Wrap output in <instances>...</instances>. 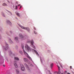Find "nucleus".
<instances>
[{
	"instance_id": "f257e3e1",
	"label": "nucleus",
	"mask_w": 74,
	"mask_h": 74,
	"mask_svg": "<svg viewBox=\"0 0 74 74\" xmlns=\"http://www.w3.org/2000/svg\"><path fill=\"white\" fill-rule=\"evenodd\" d=\"M24 47L25 50H26L27 51H32V49L30 48V47L27 44L25 43L22 44L21 45L22 49H24Z\"/></svg>"
},
{
	"instance_id": "f03ea898",
	"label": "nucleus",
	"mask_w": 74,
	"mask_h": 74,
	"mask_svg": "<svg viewBox=\"0 0 74 74\" xmlns=\"http://www.w3.org/2000/svg\"><path fill=\"white\" fill-rule=\"evenodd\" d=\"M18 36L20 37L21 38V41H23V40H25V39H26V38H28V36L27 35L24 36L22 34H18Z\"/></svg>"
},
{
	"instance_id": "7ed1b4c3",
	"label": "nucleus",
	"mask_w": 74,
	"mask_h": 74,
	"mask_svg": "<svg viewBox=\"0 0 74 74\" xmlns=\"http://www.w3.org/2000/svg\"><path fill=\"white\" fill-rule=\"evenodd\" d=\"M18 25L19 26L21 29H23L24 30H27V32H29L30 31V29L29 27H25L21 25L20 24H18Z\"/></svg>"
},
{
	"instance_id": "20e7f679",
	"label": "nucleus",
	"mask_w": 74,
	"mask_h": 74,
	"mask_svg": "<svg viewBox=\"0 0 74 74\" xmlns=\"http://www.w3.org/2000/svg\"><path fill=\"white\" fill-rule=\"evenodd\" d=\"M23 52L25 55H26V56L27 57V58H28L30 60H31L32 62H33V60H32V58H30V57L29 56V55H28V54H27V52H26L25 50L24 49L23 50Z\"/></svg>"
},
{
	"instance_id": "39448f33",
	"label": "nucleus",
	"mask_w": 74,
	"mask_h": 74,
	"mask_svg": "<svg viewBox=\"0 0 74 74\" xmlns=\"http://www.w3.org/2000/svg\"><path fill=\"white\" fill-rule=\"evenodd\" d=\"M5 47H4V50H8L9 49V47H8V44L7 43H5Z\"/></svg>"
},
{
	"instance_id": "423d86ee",
	"label": "nucleus",
	"mask_w": 74,
	"mask_h": 74,
	"mask_svg": "<svg viewBox=\"0 0 74 74\" xmlns=\"http://www.w3.org/2000/svg\"><path fill=\"white\" fill-rule=\"evenodd\" d=\"M34 43V41H33V40H32L31 41V45L32 47L34 48V49H36V47L35 46L33 45V43Z\"/></svg>"
},
{
	"instance_id": "0eeeda50",
	"label": "nucleus",
	"mask_w": 74,
	"mask_h": 74,
	"mask_svg": "<svg viewBox=\"0 0 74 74\" xmlns=\"http://www.w3.org/2000/svg\"><path fill=\"white\" fill-rule=\"evenodd\" d=\"M24 65L26 67L27 70H28V71L29 72H30V68H29V66H28V65L27 64L25 63L24 64Z\"/></svg>"
},
{
	"instance_id": "6e6552de",
	"label": "nucleus",
	"mask_w": 74,
	"mask_h": 74,
	"mask_svg": "<svg viewBox=\"0 0 74 74\" xmlns=\"http://www.w3.org/2000/svg\"><path fill=\"white\" fill-rule=\"evenodd\" d=\"M21 70L22 71H23L25 70V66H23V64L21 65Z\"/></svg>"
},
{
	"instance_id": "1a4fd4ad",
	"label": "nucleus",
	"mask_w": 74,
	"mask_h": 74,
	"mask_svg": "<svg viewBox=\"0 0 74 74\" xmlns=\"http://www.w3.org/2000/svg\"><path fill=\"white\" fill-rule=\"evenodd\" d=\"M17 62V61H15L14 62V67H16V68H18V65L17 64V63H16V62Z\"/></svg>"
},
{
	"instance_id": "9d476101",
	"label": "nucleus",
	"mask_w": 74,
	"mask_h": 74,
	"mask_svg": "<svg viewBox=\"0 0 74 74\" xmlns=\"http://www.w3.org/2000/svg\"><path fill=\"white\" fill-rule=\"evenodd\" d=\"M18 37H14V40L16 41L17 42H19V40Z\"/></svg>"
},
{
	"instance_id": "9b49d317",
	"label": "nucleus",
	"mask_w": 74,
	"mask_h": 74,
	"mask_svg": "<svg viewBox=\"0 0 74 74\" xmlns=\"http://www.w3.org/2000/svg\"><path fill=\"white\" fill-rule=\"evenodd\" d=\"M6 23L8 25H11V23L10 22V21L9 20H7L6 21Z\"/></svg>"
},
{
	"instance_id": "f8f14e48",
	"label": "nucleus",
	"mask_w": 74,
	"mask_h": 74,
	"mask_svg": "<svg viewBox=\"0 0 74 74\" xmlns=\"http://www.w3.org/2000/svg\"><path fill=\"white\" fill-rule=\"evenodd\" d=\"M8 39L9 40V42L10 44H12V43H13V42L12 41V40L11 38H9Z\"/></svg>"
},
{
	"instance_id": "ddd939ff",
	"label": "nucleus",
	"mask_w": 74,
	"mask_h": 74,
	"mask_svg": "<svg viewBox=\"0 0 74 74\" xmlns=\"http://www.w3.org/2000/svg\"><path fill=\"white\" fill-rule=\"evenodd\" d=\"M34 33L35 34H37V31L36 30V28L35 27H34Z\"/></svg>"
},
{
	"instance_id": "4468645a",
	"label": "nucleus",
	"mask_w": 74,
	"mask_h": 74,
	"mask_svg": "<svg viewBox=\"0 0 74 74\" xmlns=\"http://www.w3.org/2000/svg\"><path fill=\"white\" fill-rule=\"evenodd\" d=\"M14 60H17V61H19V59L18 57H15L14 58Z\"/></svg>"
},
{
	"instance_id": "2eb2a0df",
	"label": "nucleus",
	"mask_w": 74,
	"mask_h": 74,
	"mask_svg": "<svg viewBox=\"0 0 74 74\" xmlns=\"http://www.w3.org/2000/svg\"><path fill=\"white\" fill-rule=\"evenodd\" d=\"M24 62H26V63L29 62V60L28 59L25 58H24Z\"/></svg>"
},
{
	"instance_id": "dca6fc26",
	"label": "nucleus",
	"mask_w": 74,
	"mask_h": 74,
	"mask_svg": "<svg viewBox=\"0 0 74 74\" xmlns=\"http://www.w3.org/2000/svg\"><path fill=\"white\" fill-rule=\"evenodd\" d=\"M58 74H60L61 72L60 71V67H59V66H58Z\"/></svg>"
},
{
	"instance_id": "f3484780",
	"label": "nucleus",
	"mask_w": 74,
	"mask_h": 74,
	"mask_svg": "<svg viewBox=\"0 0 74 74\" xmlns=\"http://www.w3.org/2000/svg\"><path fill=\"white\" fill-rule=\"evenodd\" d=\"M16 15L18 16H21V15H20V14H19V13L18 12H16Z\"/></svg>"
},
{
	"instance_id": "a211bd4d",
	"label": "nucleus",
	"mask_w": 74,
	"mask_h": 74,
	"mask_svg": "<svg viewBox=\"0 0 74 74\" xmlns=\"http://www.w3.org/2000/svg\"><path fill=\"white\" fill-rule=\"evenodd\" d=\"M32 52H35L36 55H37V52L36 51V50L34 49H32Z\"/></svg>"
},
{
	"instance_id": "6ab92c4d",
	"label": "nucleus",
	"mask_w": 74,
	"mask_h": 74,
	"mask_svg": "<svg viewBox=\"0 0 74 74\" xmlns=\"http://www.w3.org/2000/svg\"><path fill=\"white\" fill-rule=\"evenodd\" d=\"M2 5L3 6H4L5 7H6V6H7V4H6L5 3H3L2 4Z\"/></svg>"
},
{
	"instance_id": "aec40b11",
	"label": "nucleus",
	"mask_w": 74,
	"mask_h": 74,
	"mask_svg": "<svg viewBox=\"0 0 74 74\" xmlns=\"http://www.w3.org/2000/svg\"><path fill=\"white\" fill-rule=\"evenodd\" d=\"M8 12H9V14H10V16H12V13L10 11H8Z\"/></svg>"
},
{
	"instance_id": "412c9836",
	"label": "nucleus",
	"mask_w": 74,
	"mask_h": 74,
	"mask_svg": "<svg viewBox=\"0 0 74 74\" xmlns=\"http://www.w3.org/2000/svg\"><path fill=\"white\" fill-rule=\"evenodd\" d=\"M19 52L21 54V55H22V54H23V51H22L21 50H20L19 51Z\"/></svg>"
},
{
	"instance_id": "4be33fe9",
	"label": "nucleus",
	"mask_w": 74,
	"mask_h": 74,
	"mask_svg": "<svg viewBox=\"0 0 74 74\" xmlns=\"http://www.w3.org/2000/svg\"><path fill=\"white\" fill-rule=\"evenodd\" d=\"M6 34L8 36H9V35H10L9 34V32L8 31H7L6 32Z\"/></svg>"
},
{
	"instance_id": "5701e85b",
	"label": "nucleus",
	"mask_w": 74,
	"mask_h": 74,
	"mask_svg": "<svg viewBox=\"0 0 74 74\" xmlns=\"http://www.w3.org/2000/svg\"><path fill=\"white\" fill-rule=\"evenodd\" d=\"M9 52V54H10V55H11L12 54V52H11V51L10 50Z\"/></svg>"
},
{
	"instance_id": "b1692460",
	"label": "nucleus",
	"mask_w": 74,
	"mask_h": 74,
	"mask_svg": "<svg viewBox=\"0 0 74 74\" xmlns=\"http://www.w3.org/2000/svg\"><path fill=\"white\" fill-rule=\"evenodd\" d=\"M2 15L3 16V17H5V14H4V13H2Z\"/></svg>"
},
{
	"instance_id": "393cba45",
	"label": "nucleus",
	"mask_w": 74,
	"mask_h": 74,
	"mask_svg": "<svg viewBox=\"0 0 74 74\" xmlns=\"http://www.w3.org/2000/svg\"><path fill=\"white\" fill-rule=\"evenodd\" d=\"M15 48L16 49H18V46H16Z\"/></svg>"
},
{
	"instance_id": "a878e982",
	"label": "nucleus",
	"mask_w": 74,
	"mask_h": 74,
	"mask_svg": "<svg viewBox=\"0 0 74 74\" xmlns=\"http://www.w3.org/2000/svg\"><path fill=\"white\" fill-rule=\"evenodd\" d=\"M16 72L18 74V73H19V70H16Z\"/></svg>"
},
{
	"instance_id": "bb28decb",
	"label": "nucleus",
	"mask_w": 74,
	"mask_h": 74,
	"mask_svg": "<svg viewBox=\"0 0 74 74\" xmlns=\"http://www.w3.org/2000/svg\"><path fill=\"white\" fill-rule=\"evenodd\" d=\"M3 30V28L2 27H0V30L1 31Z\"/></svg>"
},
{
	"instance_id": "cd10ccee",
	"label": "nucleus",
	"mask_w": 74,
	"mask_h": 74,
	"mask_svg": "<svg viewBox=\"0 0 74 74\" xmlns=\"http://www.w3.org/2000/svg\"><path fill=\"white\" fill-rule=\"evenodd\" d=\"M18 8V7L17 6V5H16L15 6V9L16 10H17V9Z\"/></svg>"
},
{
	"instance_id": "c85d7f7f",
	"label": "nucleus",
	"mask_w": 74,
	"mask_h": 74,
	"mask_svg": "<svg viewBox=\"0 0 74 74\" xmlns=\"http://www.w3.org/2000/svg\"><path fill=\"white\" fill-rule=\"evenodd\" d=\"M53 64H51V69L52 68V67L53 66Z\"/></svg>"
},
{
	"instance_id": "c756f323",
	"label": "nucleus",
	"mask_w": 74,
	"mask_h": 74,
	"mask_svg": "<svg viewBox=\"0 0 74 74\" xmlns=\"http://www.w3.org/2000/svg\"><path fill=\"white\" fill-rule=\"evenodd\" d=\"M20 8L19 9H21V8H22V5H20Z\"/></svg>"
},
{
	"instance_id": "7c9ffc66",
	"label": "nucleus",
	"mask_w": 74,
	"mask_h": 74,
	"mask_svg": "<svg viewBox=\"0 0 74 74\" xmlns=\"http://www.w3.org/2000/svg\"><path fill=\"white\" fill-rule=\"evenodd\" d=\"M70 68L71 69H72V66H70Z\"/></svg>"
},
{
	"instance_id": "2f4dec72",
	"label": "nucleus",
	"mask_w": 74,
	"mask_h": 74,
	"mask_svg": "<svg viewBox=\"0 0 74 74\" xmlns=\"http://www.w3.org/2000/svg\"><path fill=\"white\" fill-rule=\"evenodd\" d=\"M10 33H12V31H10Z\"/></svg>"
},
{
	"instance_id": "473e14b6",
	"label": "nucleus",
	"mask_w": 74,
	"mask_h": 74,
	"mask_svg": "<svg viewBox=\"0 0 74 74\" xmlns=\"http://www.w3.org/2000/svg\"><path fill=\"white\" fill-rule=\"evenodd\" d=\"M13 7L14 8H15V6L13 5Z\"/></svg>"
},
{
	"instance_id": "72a5a7b5",
	"label": "nucleus",
	"mask_w": 74,
	"mask_h": 74,
	"mask_svg": "<svg viewBox=\"0 0 74 74\" xmlns=\"http://www.w3.org/2000/svg\"><path fill=\"white\" fill-rule=\"evenodd\" d=\"M16 3L17 4H18V3L17 1L16 2Z\"/></svg>"
},
{
	"instance_id": "f704fd0d",
	"label": "nucleus",
	"mask_w": 74,
	"mask_h": 74,
	"mask_svg": "<svg viewBox=\"0 0 74 74\" xmlns=\"http://www.w3.org/2000/svg\"><path fill=\"white\" fill-rule=\"evenodd\" d=\"M8 2V3H10V1H7Z\"/></svg>"
},
{
	"instance_id": "c9c22d12",
	"label": "nucleus",
	"mask_w": 74,
	"mask_h": 74,
	"mask_svg": "<svg viewBox=\"0 0 74 74\" xmlns=\"http://www.w3.org/2000/svg\"><path fill=\"white\" fill-rule=\"evenodd\" d=\"M20 5H20V4L18 5V7H19V6H20Z\"/></svg>"
},
{
	"instance_id": "e433bc0d",
	"label": "nucleus",
	"mask_w": 74,
	"mask_h": 74,
	"mask_svg": "<svg viewBox=\"0 0 74 74\" xmlns=\"http://www.w3.org/2000/svg\"><path fill=\"white\" fill-rule=\"evenodd\" d=\"M3 67H5V65H3Z\"/></svg>"
},
{
	"instance_id": "4c0bfd02",
	"label": "nucleus",
	"mask_w": 74,
	"mask_h": 74,
	"mask_svg": "<svg viewBox=\"0 0 74 74\" xmlns=\"http://www.w3.org/2000/svg\"><path fill=\"white\" fill-rule=\"evenodd\" d=\"M61 67L62 68V65H60Z\"/></svg>"
},
{
	"instance_id": "58836bf2",
	"label": "nucleus",
	"mask_w": 74,
	"mask_h": 74,
	"mask_svg": "<svg viewBox=\"0 0 74 74\" xmlns=\"http://www.w3.org/2000/svg\"><path fill=\"white\" fill-rule=\"evenodd\" d=\"M31 66H33V65H32Z\"/></svg>"
},
{
	"instance_id": "ea45409f",
	"label": "nucleus",
	"mask_w": 74,
	"mask_h": 74,
	"mask_svg": "<svg viewBox=\"0 0 74 74\" xmlns=\"http://www.w3.org/2000/svg\"><path fill=\"white\" fill-rule=\"evenodd\" d=\"M67 74H70V73H68Z\"/></svg>"
},
{
	"instance_id": "a19ab883",
	"label": "nucleus",
	"mask_w": 74,
	"mask_h": 74,
	"mask_svg": "<svg viewBox=\"0 0 74 74\" xmlns=\"http://www.w3.org/2000/svg\"><path fill=\"white\" fill-rule=\"evenodd\" d=\"M37 54H38V55H39L38 54V53H37Z\"/></svg>"
},
{
	"instance_id": "79ce46f5",
	"label": "nucleus",
	"mask_w": 74,
	"mask_h": 74,
	"mask_svg": "<svg viewBox=\"0 0 74 74\" xmlns=\"http://www.w3.org/2000/svg\"><path fill=\"white\" fill-rule=\"evenodd\" d=\"M65 73H67V71H66Z\"/></svg>"
},
{
	"instance_id": "37998d69",
	"label": "nucleus",
	"mask_w": 74,
	"mask_h": 74,
	"mask_svg": "<svg viewBox=\"0 0 74 74\" xmlns=\"http://www.w3.org/2000/svg\"><path fill=\"white\" fill-rule=\"evenodd\" d=\"M50 74H51V73H50Z\"/></svg>"
},
{
	"instance_id": "c03bdc74",
	"label": "nucleus",
	"mask_w": 74,
	"mask_h": 74,
	"mask_svg": "<svg viewBox=\"0 0 74 74\" xmlns=\"http://www.w3.org/2000/svg\"><path fill=\"white\" fill-rule=\"evenodd\" d=\"M40 60H41V59H40Z\"/></svg>"
},
{
	"instance_id": "a18cd8bd",
	"label": "nucleus",
	"mask_w": 74,
	"mask_h": 74,
	"mask_svg": "<svg viewBox=\"0 0 74 74\" xmlns=\"http://www.w3.org/2000/svg\"><path fill=\"white\" fill-rule=\"evenodd\" d=\"M61 74H63V73H62Z\"/></svg>"
}]
</instances>
